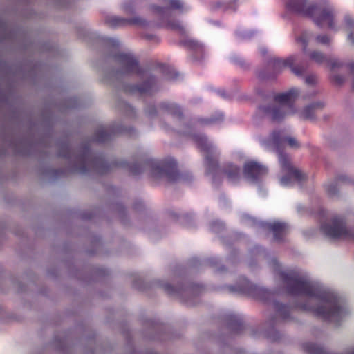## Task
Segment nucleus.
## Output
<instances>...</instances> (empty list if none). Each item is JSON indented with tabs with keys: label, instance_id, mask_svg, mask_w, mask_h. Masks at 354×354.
<instances>
[{
	"label": "nucleus",
	"instance_id": "1",
	"mask_svg": "<svg viewBox=\"0 0 354 354\" xmlns=\"http://www.w3.org/2000/svg\"><path fill=\"white\" fill-rule=\"evenodd\" d=\"M307 0H288L287 7L293 12L312 17L319 26L335 28V12L327 0H322L319 6H307Z\"/></svg>",
	"mask_w": 354,
	"mask_h": 354
},
{
	"label": "nucleus",
	"instance_id": "2",
	"mask_svg": "<svg viewBox=\"0 0 354 354\" xmlns=\"http://www.w3.org/2000/svg\"><path fill=\"white\" fill-rule=\"evenodd\" d=\"M279 159L283 172L287 175L281 179L283 185H289L292 180L301 181L304 179V175L291 165L286 155L279 153Z\"/></svg>",
	"mask_w": 354,
	"mask_h": 354
},
{
	"label": "nucleus",
	"instance_id": "3",
	"mask_svg": "<svg viewBox=\"0 0 354 354\" xmlns=\"http://www.w3.org/2000/svg\"><path fill=\"white\" fill-rule=\"evenodd\" d=\"M296 91H290L288 93L278 95L275 97V101L279 104L274 106L272 109H268V112L271 115V117L274 120H279L281 119L285 115L284 110L286 106L290 105V104L295 100L297 96Z\"/></svg>",
	"mask_w": 354,
	"mask_h": 354
},
{
	"label": "nucleus",
	"instance_id": "4",
	"mask_svg": "<svg viewBox=\"0 0 354 354\" xmlns=\"http://www.w3.org/2000/svg\"><path fill=\"white\" fill-rule=\"evenodd\" d=\"M312 310L323 318L330 320L335 319L341 314L340 308L336 304L328 301H323L321 307L313 308Z\"/></svg>",
	"mask_w": 354,
	"mask_h": 354
},
{
	"label": "nucleus",
	"instance_id": "5",
	"mask_svg": "<svg viewBox=\"0 0 354 354\" xmlns=\"http://www.w3.org/2000/svg\"><path fill=\"white\" fill-rule=\"evenodd\" d=\"M322 230L327 236L332 238H344L348 234L346 227L344 225L342 220L339 218L334 219L329 225H322Z\"/></svg>",
	"mask_w": 354,
	"mask_h": 354
},
{
	"label": "nucleus",
	"instance_id": "6",
	"mask_svg": "<svg viewBox=\"0 0 354 354\" xmlns=\"http://www.w3.org/2000/svg\"><path fill=\"white\" fill-rule=\"evenodd\" d=\"M268 172L267 168L256 162L250 161L244 165V174L246 178L255 180Z\"/></svg>",
	"mask_w": 354,
	"mask_h": 354
},
{
	"label": "nucleus",
	"instance_id": "7",
	"mask_svg": "<svg viewBox=\"0 0 354 354\" xmlns=\"http://www.w3.org/2000/svg\"><path fill=\"white\" fill-rule=\"evenodd\" d=\"M290 283L292 286L290 292L292 294H304L308 296L315 295L314 288L307 281L291 279Z\"/></svg>",
	"mask_w": 354,
	"mask_h": 354
},
{
	"label": "nucleus",
	"instance_id": "8",
	"mask_svg": "<svg viewBox=\"0 0 354 354\" xmlns=\"http://www.w3.org/2000/svg\"><path fill=\"white\" fill-rule=\"evenodd\" d=\"M109 22L111 24V26H113L124 25L126 24H135V25H138L140 26H145L147 25L146 21L140 17H134L133 19L127 20V19H125L123 18L113 17L109 19Z\"/></svg>",
	"mask_w": 354,
	"mask_h": 354
},
{
	"label": "nucleus",
	"instance_id": "9",
	"mask_svg": "<svg viewBox=\"0 0 354 354\" xmlns=\"http://www.w3.org/2000/svg\"><path fill=\"white\" fill-rule=\"evenodd\" d=\"M225 173L229 179L232 182L236 181L239 176V169L234 165H229L226 168Z\"/></svg>",
	"mask_w": 354,
	"mask_h": 354
},
{
	"label": "nucleus",
	"instance_id": "10",
	"mask_svg": "<svg viewBox=\"0 0 354 354\" xmlns=\"http://www.w3.org/2000/svg\"><path fill=\"white\" fill-rule=\"evenodd\" d=\"M322 104L321 103H316L312 105L306 106L301 112V116L305 119H311L313 117V111L316 109L322 108Z\"/></svg>",
	"mask_w": 354,
	"mask_h": 354
},
{
	"label": "nucleus",
	"instance_id": "11",
	"mask_svg": "<svg viewBox=\"0 0 354 354\" xmlns=\"http://www.w3.org/2000/svg\"><path fill=\"white\" fill-rule=\"evenodd\" d=\"M311 35L308 32H303L299 37L296 38L298 44H301L303 51L306 52L308 46V41Z\"/></svg>",
	"mask_w": 354,
	"mask_h": 354
},
{
	"label": "nucleus",
	"instance_id": "12",
	"mask_svg": "<svg viewBox=\"0 0 354 354\" xmlns=\"http://www.w3.org/2000/svg\"><path fill=\"white\" fill-rule=\"evenodd\" d=\"M270 228L273 232L275 238L277 239L279 234L285 232L286 230V225L284 223L274 222L272 224H270Z\"/></svg>",
	"mask_w": 354,
	"mask_h": 354
},
{
	"label": "nucleus",
	"instance_id": "13",
	"mask_svg": "<svg viewBox=\"0 0 354 354\" xmlns=\"http://www.w3.org/2000/svg\"><path fill=\"white\" fill-rule=\"evenodd\" d=\"M310 58L318 64H326L328 57L322 53L313 51L310 54Z\"/></svg>",
	"mask_w": 354,
	"mask_h": 354
},
{
	"label": "nucleus",
	"instance_id": "14",
	"mask_svg": "<svg viewBox=\"0 0 354 354\" xmlns=\"http://www.w3.org/2000/svg\"><path fill=\"white\" fill-rule=\"evenodd\" d=\"M124 64L127 71H134L138 66L136 60L131 56H125L124 59Z\"/></svg>",
	"mask_w": 354,
	"mask_h": 354
},
{
	"label": "nucleus",
	"instance_id": "15",
	"mask_svg": "<svg viewBox=\"0 0 354 354\" xmlns=\"http://www.w3.org/2000/svg\"><path fill=\"white\" fill-rule=\"evenodd\" d=\"M295 61V59L293 57H290L286 60L277 59L274 64L275 68H281L283 67H286L288 66L291 67L294 64Z\"/></svg>",
	"mask_w": 354,
	"mask_h": 354
},
{
	"label": "nucleus",
	"instance_id": "16",
	"mask_svg": "<svg viewBox=\"0 0 354 354\" xmlns=\"http://www.w3.org/2000/svg\"><path fill=\"white\" fill-rule=\"evenodd\" d=\"M326 64L331 70L339 68L342 66V63L335 58H328Z\"/></svg>",
	"mask_w": 354,
	"mask_h": 354
},
{
	"label": "nucleus",
	"instance_id": "17",
	"mask_svg": "<svg viewBox=\"0 0 354 354\" xmlns=\"http://www.w3.org/2000/svg\"><path fill=\"white\" fill-rule=\"evenodd\" d=\"M316 41L321 44H328L330 42V38L326 35H319L316 37Z\"/></svg>",
	"mask_w": 354,
	"mask_h": 354
},
{
	"label": "nucleus",
	"instance_id": "18",
	"mask_svg": "<svg viewBox=\"0 0 354 354\" xmlns=\"http://www.w3.org/2000/svg\"><path fill=\"white\" fill-rule=\"evenodd\" d=\"M286 140L290 147L292 148H298L299 147V142L294 138L288 137L286 138Z\"/></svg>",
	"mask_w": 354,
	"mask_h": 354
},
{
	"label": "nucleus",
	"instance_id": "19",
	"mask_svg": "<svg viewBox=\"0 0 354 354\" xmlns=\"http://www.w3.org/2000/svg\"><path fill=\"white\" fill-rule=\"evenodd\" d=\"M169 4L173 8H180L182 7V3L180 0H170Z\"/></svg>",
	"mask_w": 354,
	"mask_h": 354
},
{
	"label": "nucleus",
	"instance_id": "20",
	"mask_svg": "<svg viewBox=\"0 0 354 354\" xmlns=\"http://www.w3.org/2000/svg\"><path fill=\"white\" fill-rule=\"evenodd\" d=\"M167 26L174 30H181L183 28L181 24L179 22L168 23Z\"/></svg>",
	"mask_w": 354,
	"mask_h": 354
},
{
	"label": "nucleus",
	"instance_id": "21",
	"mask_svg": "<svg viewBox=\"0 0 354 354\" xmlns=\"http://www.w3.org/2000/svg\"><path fill=\"white\" fill-rule=\"evenodd\" d=\"M316 77L315 75H309L306 77V82L309 84H313L316 82Z\"/></svg>",
	"mask_w": 354,
	"mask_h": 354
},
{
	"label": "nucleus",
	"instance_id": "22",
	"mask_svg": "<svg viewBox=\"0 0 354 354\" xmlns=\"http://www.w3.org/2000/svg\"><path fill=\"white\" fill-rule=\"evenodd\" d=\"M272 140H273V142L274 143H277L278 141H279V136L276 134V133H273L272 134Z\"/></svg>",
	"mask_w": 354,
	"mask_h": 354
},
{
	"label": "nucleus",
	"instance_id": "23",
	"mask_svg": "<svg viewBox=\"0 0 354 354\" xmlns=\"http://www.w3.org/2000/svg\"><path fill=\"white\" fill-rule=\"evenodd\" d=\"M348 39L353 43L354 44V34L353 33H351L349 34L348 35Z\"/></svg>",
	"mask_w": 354,
	"mask_h": 354
},
{
	"label": "nucleus",
	"instance_id": "24",
	"mask_svg": "<svg viewBox=\"0 0 354 354\" xmlns=\"http://www.w3.org/2000/svg\"><path fill=\"white\" fill-rule=\"evenodd\" d=\"M292 71L297 75H300L301 74V73L300 71H299L298 70H296L295 68H292Z\"/></svg>",
	"mask_w": 354,
	"mask_h": 354
},
{
	"label": "nucleus",
	"instance_id": "25",
	"mask_svg": "<svg viewBox=\"0 0 354 354\" xmlns=\"http://www.w3.org/2000/svg\"><path fill=\"white\" fill-rule=\"evenodd\" d=\"M154 10L156 12H157L158 13H160L161 14L162 12H163V10L162 8H154Z\"/></svg>",
	"mask_w": 354,
	"mask_h": 354
},
{
	"label": "nucleus",
	"instance_id": "26",
	"mask_svg": "<svg viewBox=\"0 0 354 354\" xmlns=\"http://www.w3.org/2000/svg\"><path fill=\"white\" fill-rule=\"evenodd\" d=\"M335 80L336 81L337 83H339V84L343 82V79L340 78V77H335Z\"/></svg>",
	"mask_w": 354,
	"mask_h": 354
},
{
	"label": "nucleus",
	"instance_id": "27",
	"mask_svg": "<svg viewBox=\"0 0 354 354\" xmlns=\"http://www.w3.org/2000/svg\"><path fill=\"white\" fill-rule=\"evenodd\" d=\"M346 21H347L348 24H349V25H351L353 24V21L351 19H347Z\"/></svg>",
	"mask_w": 354,
	"mask_h": 354
},
{
	"label": "nucleus",
	"instance_id": "28",
	"mask_svg": "<svg viewBox=\"0 0 354 354\" xmlns=\"http://www.w3.org/2000/svg\"><path fill=\"white\" fill-rule=\"evenodd\" d=\"M351 69L352 71H354V63H353V64H351Z\"/></svg>",
	"mask_w": 354,
	"mask_h": 354
},
{
	"label": "nucleus",
	"instance_id": "29",
	"mask_svg": "<svg viewBox=\"0 0 354 354\" xmlns=\"http://www.w3.org/2000/svg\"><path fill=\"white\" fill-rule=\"evenodd\" d=\"M206 160H207V165H210V161L209 160L208 157H206Z\"/></svg>",
	"mask_w": 354,
	"mask_h": 354
},
{
	"label": "nucleus",
	"instance_id": "30",
	"mask_svg": "<svg viewBox=\"0 0 354 354\" xmlns=\"http://www.w3.org/2000/svg\"><path fill=\"white\" fill-rule=\"evenodd\" d=\"M201 147L202 149H205V147H203V146L202 145H201Z\"/></svg>",
	"mask_w": 354,
	"mask_h": 354
}]
</instances>
